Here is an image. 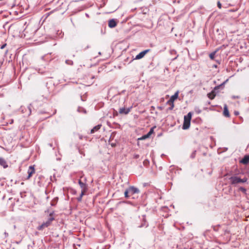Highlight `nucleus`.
I'll return each mask as SVG.
<instances>
[{"instance_id": "nucleus-6", "label": "nucleus", "mask_w": 249, "mask_h": 249, "mask_svg": "<svg viewBox=\"0 0 249 249\" xmlns=\"http://www.w3.org/2000/svg\"><path fill=\"white\" fill-rule=\"evenodd\" d=\"M230 179L232 184L240 183V178L237 177H231Z\"/></svg>"}, {"instance_id": "nucleus-26", "label": "nucleus", "mask_w": 249, "mask_h": 249, "mask_svg": "<svg viewBox=\"0 0 249 249\" xmlns=\"http://www.w3.org/2000/svg\"><path fill=\"white\" fill-rule=\"evenodd\" d=\"M231 98L232 99H238V98H239V96H232Z\"/></svg>"}, {"instance_id": "nucleus-11", "label": "nucleus", "mask_w": 249, "mask_h": 249, "mask_svg": "<svg viewBox=\"0 0 249 249\" xmlns=\"http://www.w3.org/2000/svg\"><path fill=\"white\" fill-rule=\"evenodd\" d=\"M240 162L244 164H247L249 162V155H246L240 161Z\"/></svg>"}, {"instance_id": "nucleus-7", "label": "nucleus", "mask_w": 249, "mask_h": 249, "mask_svg": "<svg viewBox=\"0 0 249 249\" xmlns=\"http://www.w3.org/2000/svg\"><path fill=\"white\" fill-rule=\"evenodd\" d=\"M0 165L4 168H6L8 167L6 161L2 158H0Z\"/></svg>"}, {"instance_id": "nucleus-12", "label": "nucleus", "mask_w": 249, "mask_h": 249, "mask_svg": "<svg viewBox=\"0 0 249 249\" xmlns=\"http://www.w3.org/2000/svg\"><path fill=\"white\" fill-rule=\"evenodd\" d=\"M190 126V122L184 120L182 128L183 129H187L189 128Z\"/></svg>"}, {"instance_id": "nucleus-27", "label": "nucleus", "mask_w": 249, "mask_h": 249, "mask_svg": "<svg viewBox=\"0 0 249 249\" xmlns=\"http://www.w3.org/2000/svg\"><path fill=\"white\" fill-rule=\"evenodd\" d=\"M6 46V44H3V45H2V46H1L0 49H3L5 48V47Z\"/></svg>"}, {"instance_id": "nucleus-29", "label": "nucleus", "mask_w": 249, "mask_h": 249, "mask_svg": "<svg viewBox=\"0 0 249 249\" xmlns=\"http://www.w3.org/2000/svg\"><path fill=\"white\" fill-rule=\"evenodd\" d=\"M53 204H54V203H53V202H52V205H53Z\"/></svg>"}, {"instance_id": "nucleus-9", "label": "nucleus", "mask_w": 249, "mask_h": 249, "mask_svg": "<svg viewBox=\"0 0 249 249\" xmlns=\"http://www.w3.org/2000/svg\"><path fill=\"white\" fill-rule=\"evenodd\" d=\"M223 115L226 117H230V114L227 105H225L224 106Z\"/></svg>"}, {"instance_id": "nucleus-17", "label": "nucleus", "mask_w": 249, "mask_h": 249, "mask_svg": "<svg viewBox=\"0 0 249 249\" xmlns=\"http://www.w3.org/2000/svg\"><path fill=\"white\" fill-rule=\"evenodd\" d=\"M192 118V113L191 112H189L187 115L184 116V120H186L189 122H191Z\"/></svg>"}, {"instance_id": "nucleus-22", "label": "nucleus", "mask_w": 249, "mask_h": 249, "mask_svg": "<svg viewBox=\"0 0 249 249\" xmlns=\"http://www.w3.org/2000/svg\"><path fill=\"white\" fill-rule=\"evenodd\" d=\"M154 132V128H151V129L150 130V131H149V132L147 134L148 136L150 137V136H151V135L152 134H153Z\"/></svg>"}, {"instance_id": "nucleus-1", "label": "nucleus", "mask_w": 249, "mask_h": 249, "mask_svg": "<svg viewBox=\"0 0 249 249\" xmlns=\"http://www.w3.org/2000/svg\"><path fill=\"white\" fill-rule=\"evenodd\" d=\"M78 183L82 189L80 197L78 198V200L80 201V200H81L83 196L85 194V193L87 191V184L84 182H82L80 179L79 180Z\"/></svg>"}, {"instance_id": "nucleus-10", "label": "nucleus", "mask_w": 249, "mask_h": 249, "mask_svg": "<svg viewBox=\"0 0 249 249\" xmlns=\"http://www.w3.org/2000/svg\"><path fill=\"white\" fill-rule=\"evenodd\" d=\"M117 25V22L115 19H112L109 20L108 21V26L110 28H114L116 27Z\"/></svg>"}, {"instance_id": "nucleus-8", "label": "nucleus", "mask_w": 249, "mask_h": 249, "mask_svg": "<svg viewBox=\"0 0 249 249\" xmlns=\"http://www.w3.org/2000/svg\"><path fill=\"white\" fill-rule=\"evenodd\" d=\"M130 111V108H125V107L120 108L119 110V112L120 114H128Z\"/></svg>"}, {"instance_id": "nucleus-4", "label": "nucleus", "mask_w": 249, "mask_h": 249, "mask_svg": "<svg viewBox=\"0 0 249 249\" xmlns=\"http://www.w3.org/2000/svg\"><path fill=\"white\" fill-rule=\"evenodd\" d=\"M150 51V49H147V50H145L141 52L140 53H139L138 54H137L136 56L135 59L138 60V59H142L145 56V55L147 53H148Z\"/></svg>"}, {"instance_id": "nucleus-2", "label": "nucleus", "mask_w": 249, "mask_h": 249, "mask_svg": "<svg viewBox=\"0 0 249 249\" xmlns=\"http://www.w3.org/2000/svg\"><path fill=\"white\" fill-rule=\"evenodd\" d=\"M54 220L53 217H50L46 222L42 223L38 228L39 230H43L44 228L48 227L50 226L52 222Z\"/></svg>"}, {"instance_id": "nucleus-19", "label": "nucleus", "mask_w": 249, "mask_h": 249, "mask_svg": "<svg viewBox=\"0 0 249 249\" xmlns=\"http://www.w3.org/2000/svg\"><path fill=\"white\" fill-rule=\"evenodd\" d=\"M131 196L129 195V193L128 192V189H127L125 192H124V196L125 198H128L130 196Z\"/></svg>"}, {"instance_id": "nucleus-21", "label": "nucleus", "mask_w": 249, "mask_h": 249, "mask_svg": "<svg viewBox=\"0 0 249 249\" xmlns=\"http://www.w3.org/2000/svg\"><path fill=\"white\" fill-rule=\"evenodd\" d=\"M239 190L241 191H242L244 194H246V189L245 188H243L242 187H240L239 188Z\"/></svg>"}, {"instance_id": "nucleus-28", "label": "nucleus", "mask_w": 249, "mask_h": 249, "mask_svg": "<svg viewBox=\"0 0 249 249\" xmlns=\"http://www.w3.org/2000/svg\"><path fill=\"white\" fill-rule=\"evenodd\" d=\"M234 114H235V115H239V112H238V111H234Z\"/></svg>"}, {"instance_id": "nucleus-20", "label": "nucleus", "mask_w": 249, "mask_h": 249, "mask_svg": "<svg viewBox=\"0 0 249 249\" xmlns=\"http://www.w3.org/2000/svg\"><path fill=\"white\" fill-rule=\"evenodd\" d=\"M215 52H213V53H211L209 54V57H210V58L212 60L214 59V56H215Z\"/></svg>"}, {"instance_id": "nucleus-13", "label": "nucleus", "mask_w": 249, "mask_h": 249, "mask_svg": "<svg viewBox=\"0 0 249 249\" xmlns=\"http://www.w3.org/2000/svg\"><path fill=\"white\" fill-rule=\"evenodd\" d=\"M207 96L210 99L213 100L215 97L216 94L214 90H212L211 92L207 94Z\"/></svg>"}, {"instance_id": "nucleus-23", "label": "nucleus", "mask_w": 249, "mask_h": 249, "mask_svg": "<svg viewBox=\"0 0 249 249\" xmlns=\"http://www.w3.org/2000/svg\"><path fill=\"white\" fill-rule=\"evenodd\" d=\"M248 179L247 178H244L242 179H241L240 178V183H244V182H246L247 181Z\"/></svg>"}, {"instance_id": "nucleus-15", "label": "nucleus", "mask_w": 249, "mask_h": 249, "mask_svg": "<svg viewBox=\"0 0 249 249\" xmlns=\"http://www.w3.org/2000/svg\"><path fill=\"white\" fill-rule=\"evenodd\" d=\"M178 91L176 92L173 95H172L169 100L172 101L174 102L175 100L178 99Z\"/></svg>"}, {"instance_id": "nucleus-16", "label": "nucleus", "mask_w": 249, "mask_h": 249, "mask_svg": "<svg viewBox=\"0 0 249 249\" xmlns=\"http://www.w3.org/2000/svg\"><path fill=\"white\" fill-rule=\"evenodd\" d=\"M166 104L170 106L168 108L169 110H172L173 109V108L174 107V102L170 101V100H168Z\"/></svg>"}, {"instance_id": "nucleus-3", "label": "nucleus", "mask_w": 249, "mask_h": 249, "mask_svg": "<svg viewBox=\"0 0 249 249\" xmlns=\"http://www.w3.org/2000/svg\"><path fill=\"white\" fill-rule=\"evenodd\" d=\"M127 189L130 196H132L135 194H138L140 192L139 190L134 186H130Z\"/></svg>"}, {"instance_id": "nucleus-24", "label": "nucleus", "mask_w": 249, "mask_h": 249, "mask_svg": "<svg viewBox=\"0 0 249 249\" xmlns=\"http://www.w3.org/2000/svg\"><path fill=\"white\" fill-rule=\"evenodd\" d=\"M140 156L138 154H134L133 156L134 159H137L139 158Z\"/></svg>"}, {"instance_id": "nucleus-30", "label": "nucleus", "mask_w": 249, "mask_h": 249, "mask_svg": "<svg viewBox=\"0 0 249 249\" xmlns=\"http://www.w3.org/2000/svg\"><path fill=\"white\" fill-rule=\"evenodd\" d=\"M53 204H54V203H53V202H52V205H53Z\"/></svg>"}, {"instance_id": "nucleus-25", "label": "nucleus", "mask_w": 249, "mask_h": 249, "mask_svg": "<svg viewBox=\"0 0 249 249\" xmlns=\"http://www.w3.org/2000/svg\"><path fill=\"white\" fill-rule=\"evenodd\" d=\"M217 6L219 8H220V9L221 8L222 5H221V4L220 3V2H218Z\"/></svg>"}, {"instance_id": "nucleus-18", "label": "nucleus", "mask_w": 249, "mask_h": 249, "mask_svg": "<svg viewBox=\"0 0 249 249\" xmlns=\"http://www.w3.org/2000/svg\"><path fill=\"white\" fill-rule=\"evenodd\" d=\"M149 137L148 136V135L147 134H146V135H144L143 136H142V137H140V138H139L138 139V141H140V140H145L147 138H149Z\"/></svg>"}, {"instance_id": "nucleus-5", "label": "nucleus", "mask_w": 249, "mask_h": 249, "mask_svg": "<svg viewBox=\"0 0 249 249\" xmlns=\"http://www.w3.org/2000/svg\"><path fill=\"white\" fill-rule=\"evenodd\" d=\"M35 173V169L32 166H30L28 170V176L26 179H29Z\"/></svg>"}, {"instance_id": "nucleus-14", "label": "nucleus", "mask_w": 249, "mask_h": 249, "mask_svg": "<svg viewBox=\"0 0 249 249\" xmlns=\"http://www.w3.org/2000/svg\"><path fill=\"white\" fill-rule=\"evenodd\" d=\"M101 126H102L101 124H98V125L94 126L92 129H91L90 133L92 134V133H94V132L97 131L98 130H99L100 129Z\"/></svg>"}, {"instance_id": "nucleus-31", "label": "nucleus", "mask_w": 249, "mask_h": 249, "mask_svg": "<svg viewBox=\"0 0 249 249\" xmlns=\"http://www.w3.org/2000/svg\"><path fill=\"white\" fill-rule=\"evenodd\" d=\"M137 144H138V145H139V142H138Z\"/></svg>"}]
</instances>
